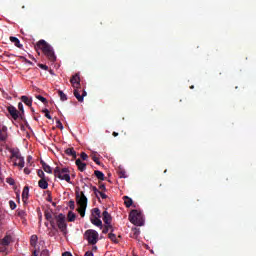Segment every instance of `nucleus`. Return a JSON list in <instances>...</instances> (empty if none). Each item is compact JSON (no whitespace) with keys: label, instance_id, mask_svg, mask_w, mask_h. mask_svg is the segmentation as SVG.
Instances as JSON below:
<instances>
[{"label":"nucleus","instance_id":"1","mask_svg":"<svg viewBox=\"0 0 256 256\" xmlns=\"http://www.w3.org/2000/svg\"><path fill=\"white\" fill-rule=\"evenodd\" d=\"M35 49H40L42 53H44L45 57L49 59L52 63H55L57 61V56H55V50H53V46H51L47 41L45 40H39L36 43Z\"/></svg>","mask_w":256,"mask_h":256},{"label":"nucleus","instance_id":"2","mask_svg":"<svg viewBox=\"0 0 256 256\" xmlns=\"http://www.w3.org/2000/svg\"><path fill=\"white\" fill-rule=\"evenodd\" d=\"M76 203L78 205V213L80 217H85V211H87V196L85 192L76 190Z\"/></svg>","mask_w":256,"mask_h":256},{"label":"nucleus","instance_id":"3","mask_svg":"<svg viewBox=\"0 0 256 256\" xmlns=\"http://www.w3.org/2000/svg\"><path fill=\"white\" fill-rule=\"evenodd\" d=\"M71 171H69V168L64 167L61 168L57 166L54 169V177H57L60 179V181H66V183H71Z\"/></svg>","mask_w":256,"mask_h":256},{"label":"nucleus","instance_id":"4","mask_svg":"<svg viewBox=\"0 0 256 256\" xmlns=\"http://www.w3.org/2000/svg\"><path fill=\"white\" fill-rule=\"evenodd\" d=\"M129 221L137 227H143L145 220H143V213L139 210H132L129 214Z\"/></svg>","mask_w":256,"mask_h":256},{"label":"nucleus","instance_id":"5","mask_svg":"<svg viewBox=\"0 0 256 256\" xmlns=\"http://www.w3.org/2000/svg\"><path fill=\"white\" fill-rule=\"evenodd\" d=\"M54 219H55L54 221L56 225L55 231H57V227H58V229L61 231V233H63V235H67V222H66L65 214L60 213L58 215H55Z\"/></svg>","mask_w":256,"mask_h":256},{"label":"nucleus","instance_id":"6","mask_svg":"<svg viewBox=\"0 0 256 256\" xmlns=\"http://www.w3.org/2000/svg\"><path fill=\"white\" fill-rule=\"evenodd\" d=\"M84 235L90 245H97L99 241V233H97V231L89 229Z\"/></svg>","mask_w":256,"mask_h":256},{"label":"nucleus","instance_id":"7","mask_svg":"<svg viewBox=\"0 0 256 256\" xmlns=\"http://www.w3.org/2000/svg\"><path fill=\"white\" fill-rule=\"evenodd\" d=\"M70 83L74 89H79L81 87V78L79 77V74H75L70 79Z\"/></svg>","mask_w":256,"mask_h":256},{"label":"nucleus","instance_id":"8","mask_svg":"<svg viewBox=\"0 0 256 256\" xmlns=\"http://www.w3.org/2000/svg\"><path fill=\"white\" fill-rule=\"evenodd\" d=\"M7 111L9 115H11L12 119H14V121H17V119H19V111L17 110V108H15V106H8Z\"/></svg>","mask_w":256,"mask_h":256},{"label":"nucleus","instance_id":"9","mask_svg":"<svg viewBox=\"0 0 256 256\" xmlns=\"http://www.w3.org/2000/svg\"><path fill=\"white\" fill-rule=\"evenodd\" d=\"M44 215H45V219L49 221L52 229L56 230L57 225L55 224V218H53V214H51V212L49 211H46Z\"/></svg>","mask_w":256,"mask_h":256},{"label":"nucleus","instance_id":"10","mask_svg":"<svg viewBox=\"0 0 256 256\" xmlns=\"http://www.w3.org/2000/svg\"><path fill=\"white\" fill-rule=\"evenodd\" d=\"M102 219H103L105 225H111V221L113 220V218L111 217V214H109V212H107V210H105L102 213Z\"/></svg>","mask_w":256,"mask_h":256},{"label":"nucleus","instance_id":"11","mask_svg":"<svg viewBox=\"0 0 256 256\" xmlns=\"http://www.w3.org/2000/svg\"><path fill=\"white\" fill-rule=\"evenodd\" d=\"M10 41L11 43H14L15 47H17L18 49H23V44H21V41L19 40V38L15 36H11Z\"/></svg>","mask_w":256,"mask_h":256},{"label":"nucleus","instance_id":"12","mask_svg":"<svg viewBox=\"0 0 256 256\" xmlns=\"http://www.w3.org/2000/svg\"><path fill=\"white\" fill-rule=\"evenodd\" d=\"M41 165H42V169L43 171H45V173H53V169L51 168V166H49V164L45 163V161L41 160L40 161Z\"/></svg>","mask_w":256,"mask_h":256},{"label":"nucleus","instance_id":"13","mask_svg":"<svg viewBox=\"0 0 256 256\" xmlns=\"http://www.w3.org/2000/svg\"><path fill=\"white\" fill-rule=\"evenodd\" d=\"M38 187H40V189H48L49 183L47 182V178L40 179L38 181Z\"/></svg>","mask_w":256,"mask_h":256},{"label":"nucleus","instance_id":"14","mask_svg":"<svg viewBox=\"0 0 256 256\" xmlns=\"http://www.w3.org/2000/svg\"><path fill=\"white\" fill-rule=\"evenodd\" d=\"M65 154L69 157H72L73 159H77V152L74 148H68L65 150Z\"/></svg>","mask_w":256,"mask_h":256},{"label":"nucleus","instance_id":"15","mask_svg":"<svg viewBox=\"0 0 256 256\" xmlns=\"http://www.w3.org/2000/svg\"><path fill=\"white\" fill-rule=\"evenodd\" d=\"M76 166L78 167V169L81 171V173H83V171H85V169H87V164L83 163L81 161V159H77L76 160Z\"/></svg>","mask_w":256,"mask_h":256},{"label":"nucleus","instance_id":"16","mask_svg":"<svg viewBox=\"0 0 256 256\" xmlns=\"http://www.w3.org/2000/svg\"><path fill=\"white\" fill-rule=\"evenodd\" d=\"M20 99L22 103H24L28 107H31V105H33V99L29 98L28 96H21Z\"/></svg>","mask_w":256,"mask_h":256},{"label":"nucleus","instance_id":"17","mask_svg":"<svg viewBox=\"0 0 256 256\" xmlns=\"http://www.w3.org/2000/svg\"><path fill=\"white\" fill-rule=\"evenodd\" d=\"M27 199H29V186H25L22 191V201L25 203Z\"/></svg>","mask_w":256,"mask_h":256},{"label":"nucleus","instance_id":"18","mask_svg":"<svg viewBox=\"0 0 256 256\" xmlns=\"http://www.w3.org/2000/svg\"><path fill=\"white\" fill-rule=\"evenodd\" d=\"M92 225H95L96 227H100V229L103 227V222L99 217H95L94 219H91Z\"/></svg>","mask_w":256,"mask_h":256},{"label":"nucleus","instance_id":"19","mask_svg":"<svg viewBox=\"0 0 256 256\" xmlns=\"http://www.w3.org/2000/svg\"><path fill=\"white\" fill-rule=\"evenodd\" d=\"M139 235H141V230H139L138 228H132L130 237H132V239H137L139 237Z\"/></svg>","mask_w":256,"mask_h":256},{"label":"nucleus","instance_id":"20","mask_svg":"<svg viewBox=\"0 0 256 256\" xmlns=\"http://www.w3.org/2000/svg\"><path fill=\"white\" fill-rule=\"evenodd\" d=\"M74 97H76L79 103H83V96H81V93L79 92V88L74 89Z\"/></svg>","mask_w":256,"mask_h":256},{"label":"nucleus","instance_id":"21","mask_svg":"<svg viewBox=\"0 0 256 256\" xmlns=\"http://www.w3.org/2000/svg\"><path fill=\"white\" fill-rule=\"evenodd\" d=\"M94 175L97 177V179H99V181H105V174H103V172L95 170Z\"/></svg>","mask_w":256,"mask_h":256},{"label":"nucleus","instance_id":"22","mask_svg":"<svg viewBox=\"0 0 256 256\" xmlns=\"http://www.w3.org/2000/svg\"><path fill=\"white\" fill-rule=\"evenodd\" d=\"M124 200V205H126V207H131V205H133V199H131L129 196H124L123 197Z\"/></svg>","mask_w":256,"mask_h":256},{"label":"nucleus","instance_id":"23","mask_svg":"<svg viewBox=\"0 0 256 256\" xmlns=\"http://www.w3.org/2000/svg\"><path fill=\"white\" fill-rule=\"evenodd\" d=\"M10 243H11V236H5V237L1 240V245H3L4 247L9 246Z\"/></svg>","mask_w":256,"mask_h":256},{"label":"nucleus","instance_id":"24","mask_svg":"<svg viewBox=\"0 0 256 256\" xmlns=\"http://www.w3.org/2000/svg\"><path fill=\"white\" fill-rule=\"evenodd\" d=\"M14 165L23 169V167H25V158H20L18 162H14Z\"/></svg>","mask_w":256,"mask_h":256},{"label":"nucleus","instance_id":"25","mask_svg":"<svg viewBox=\"0 0 256 256\" xmlns=\"http://www.w3.org/2000/svg\"><path fill=\"white\" fill-rule=\"evenodd\" d=\"M75 219H77V215L73 211H69L68 212V221L70 223H73V221H75Z\"/></svg>","mask_w":256,"mask_h":256},{"label":"nucleus","instance_id":"26","mask_svg":"<svg viewBox=\"0 0 256 256\" xmlns=\"http://www.w3.org/2000/svg\"><path fill=\"white\" fill-rule=\"evenodd\" d=\"M38 237L37 235H32L31 238H30V245L32 247H37V241H38Z\"/></svg>","mask_w":256,"mask_h":256},{"label":"nucleus","instance_id":"27","mask_svg":"<svg viewBox=\"0 0 256 256\" xmlns=\"http://www.w3.org/2000/svg\"><path fill=\"white\" fill-rule=\"evenodd\" d=\"M109 230H111L112 233H113V231H115V229H113V225L106 224L102 233L107 234V233H109Z\"/></svg>","mask_w":256,"mask_h":256},{"label":"nucleus","instance_id":"28","mask_svg":"<svg viewBox=\"0 0 256 256\" xmlns=\"http://www.w3.org/2000/svg\"><path fill=\"white\" fill-rule=\"evenodd\" d=\"M7 139V130H0V141H5Z\"/></svg>","mask_w":256,"mask_h":256},{"label":"nucleus","instance_id":"29","mask_svg":"<svg viewBox=\"0 0 256 256\" xmlns=\"http://www.w3.org/2000/svg\"><path fill=\"white\" fill-rule=\"evenodd\" d=\"M108 238L113 241V243H119V240H117V235L113 234V232L108 234Z\"/></svg>","mask_w":256,"mask_h":256},{"label":"nucleus","instance_id":"30","mask_svg":"<svg viewBox=\"0 0 256 256\" xmlns=\"http://www.w3.org/2000/svg\"><path fill=\"white\" fill-rule=\"evenodd\" d=\"M60 101H67V94H64L62 90H58Z\"/></svg>","mask_w":256,"mask_h":256},{"label":"nucleus","instance_id":"31","mask_svg":"<svg viewBox=\"0 0 256 256\" xmlns=\"http://www.w3.org/2000/svg\"><path fill=\"white\" fill-rule=\"evenodd\" d=\"M92 161L96 163V165H101V161H99V157H97V153L91 155Z\"/></svg>","mask_w":256,"mask_h":256},{"label":"nucleus","instance_id":"32","mask_svg":"<svg viewBox=\"0 0 256 256\" xmlns=\"http://www.w3.org/2000/svg\"><path fill=\"white\" fill-rule=\"evenodd\" d=\"M118 175L120 176L121 179H127V172L123 169L118 170Z\"/></svg>","mask_w":256,"mask_h":256},{"label":"nucleus","instance_id":"33","mask_svg":"<svg viewBox=\"0 0 256 256\" xmlns=\"http://www.w3.org/2000/svg\"><path fill=\"white\" fill-rule=\"evenodd\" d=\"M92 215H95L96 217H101V210H99V208H94L92 210Z\"/></svg>","mask_w":256,"mask_h":256},{"label":"nucleus","instance_id":"34","mask_svg":"<svg viewBox=\"0 0 256 256\" xmlns=\"http://www.w3.org/2000/svg\"><path fill=\"white\" fill-rule=\"evenodd\" d=\"M91 189L94 192L95 196L99 199V193H101V191H99V189H97L95 186H91Z\"/></svg>","mask_w":256,"mask_h":256},{"label":"nucleus","instance_id":"35","mask_svg":"<svg viewBox=\"0 0 256 256\" xmlns=\"http://www.w3.org/2000/svg\"><path fill=\"white\" fill-rule=\"evenodd\" d=\"M37 175H38V177H40V179H46L45 178V172H43V170H41V169H39L37 171Z\"/></svg>","mask_w":256,"mask_h":256},{"label":"nucleus","instance_id":"36","mask_svg":"<svg viewBox=\"0 0 256 256\" xmlns=\"http://www.w3.org/2000/svg\"><path fill=\"white\" fill-rule=\"evenodd\" d=\"M9 205H10V209H12V210L17 209V204L15 203V201L10 200Z\"/></svg>","mask_w":256,"mask_h":256},{"label":"nucleus","instance_id":"37","mask_svg":"<svg viewBox=\"0 0 256 256\" xmlns=\"http://www.w3.org/2000/svg\"><path fill=\"white\" fill-rule=\"evenodd\" d=\"M36 98L41 101L42 103L46 104L47 103V98L41 96V95H38L36 96Z\"/></svg>","mask_w":256,"mask_h":256},{"label":"nucleus","instance_id":"38","mask_svg":"<svg viewBox=\"0 0 256 256\" xmlns=\"http://www.w3.org/2000/svg\"><path fill=\"white\" fill-rule=\"evenodd\" d=\"M80 157H81L82 161H87V159H89V156L85 152H82L80 154Z\"/></svg>","mask_w":256,"mask_h":256},{"label":"nucleus","instance_id":"39","mask_svg":"<svg viewBox=\"0 0 256 256\" xmlns=\"http://www.w3.org/2000/svg\"><path fill=\"white\" fill-rule=\"evenodd\" d=\"M56 127L61 131H63V123H61V120L56 121Z\"/></svg>","mask_w":256,"mask_h":256},{"label":"nucleus","instance_id":"40","mask_svg":"<svg viewBox=\"0 0 256 256\" xmlns=\"http://www.w3.org/2000/svg\"><path fill=\"white\" fill-rule=\"evenodd\" d=\"M68 205H69V208L71 209V211L75 210V201L70 200Z\"/></svg>","mask_w":256,"mask_h":256},{"label":"nucleus","instance_id":"41","mask_svg":"<svg viewBox=\"0 0 256 256\" xmlns=\"http://www.w3.org/2000/svg\"><path fill=\"white\" fill-rule=\"evenodd\" d=\"M42 112L45 113V117H46L47 119H52L51 114L49 113V110H48V109H44V110H42Z\"/></svg>","mask_w":256,"mask_h":256},{"label":"nucleus","instance_id":"42","mask_svg":"<svg viewBox=\"0 0 256 256\" xmlns=\"http://www.w3.org/2000/svg\"><path fill=\"white\" fill-rule=\"evenodd\" d=\"M18 109H19L20 113H24L25 112V109L23 108V103L22 102L18 103Z\"/></svg>","mask_w":256,"mask_h":256},{"label":"nucleus","instance_id":"43","mask_svg":"<svg viewBox=\"0 0 256 256\" xmlns=\"http://www.w3.org/2000/svg\"><path fill=\"white\" fill-rule=\"evenodd\" d=\"M18 217H25L26 213L24 210H17Z\"/></svg>","mask_w":256,"mask_h":256},{"label":"nucleus","instance_id":"44","mask_svg":"<svg viewBox=\"0 0 256 256\" xmlns=\"http://www.w3.org/2000/svg\"><path fill=\"white\" fill-rule=\"evenodd\" d=\"M38 66L40 67V69H43L44 71H49V66L45 64H39Z\"/></svg>","mask_w":256,"mask_h":256},{"label":"nucleus","instance_id":"45","mask_svg":"<svg viewBox=\"0 0 256 256\" xmlns=\"http://www.w3.org/2000/svg\"><path fill=\"white\" fill-rule=\"evenodd\" d=\"M40 256H49V250H47V249L42 250L40 253Z\"/></svg>","mask_w":256,"mask_h":256},{"label":"nucleus","instance_id":"46","mask_svg":"<svg viewBox=\"0 0 256 256\" xmlns=\"http://www.w3.org/2000/svg\"><path fill=\"white\" fill-rule=\"evenodd\" d=\"M19 119H21V121H25V112H19Z\"/></svg>","mask_w":256,"mask_h":256},{"label":"nucleus","instance_id":"47","mask_svg":"<svg viewBox=\"0 0 256 256\" xmlns=\"http://www.w3.org/2000/svg\"><path fill=\"white\" fill-rule=\"evenodd\" d=\"M7 183L9 185H15V180L13 178H7Z\"/></svg>","mask_w":256,"mask_h":256},{"label":"nucleus","instance_id":"48","mask_svg":"<svg viewBox=\"0 0 256 256\" xmlns=\"http://www.w3.org/2000/svg\"><path fill=\"white\" fill-rule=\"evenodd\" d=\"M20 152H19V150H13L12 152H11V157H17V155L19 154Z\"/></svg>","mask_w":256,"mask_h":256},{"label":"nucleus","instance_id":"49","mask_svg":"<svg viewBox=\"0 0 256 256\" xmlns=\"http://www.w3.org/2000/svg\"><path fill=\"white\" fill-rule=\"evenodd\" d=\"M99 189H100V191H107V188L105 187V184H100L99 185Z\"/></svg>","mask_w":256,"mask_h":256},{"label":"nucleus","instance_id":"50","mask_svg":"<svg viewBox=\"0 0 256 256\" xmlns=\"http://www.w3.org/2000/svg\"><path fill=\"white\" fill-rule=\"evenodd\" d=\"M102 199H107V194L103 193V191H100L99 194Z\"/></svg>","mask_w":256,"mask_h":256},{"label":"nucleus","instance_id":"51","mask_svg":"<svg viewBox=\"0 0 256 256\" xmlns=\"http://www.w3.org/2000/svg\"><path fill=\"white\" fill-rule=\"evenodd\" d=\"M25 175H29L31 173V170L29 168L24 169Z\"/></svg>","mask_w":256,"mask_h":256},{"label":"nucleus","instance_id":"52","mask_svg":"<svg viewBox=\"0 0 256 256\" xmlns=\"http://www.w3.org/2000/svg\"><path fill=\"white\" fill-rule=\"evenodd\" d=\"M14 157H15V159H18V161H19L20 159H24L23 156H21V152H20L17 156H14Z\"/></svg>","mask_w":256,"mask_h":256},{"label":"nucleus","instance_id":"53","mask_svg":"<svg viewBox=\"0 0 256 256\" xmlns=\"http://www.w3.org/2000/svg\"><path fill=\"white\" fill-rule=\"evenodd\" d=\"M0 130L7 131V126H2V124L0 122Z\"/></svg>","mask_w":256,"mask_h":256},{"label":"nucleus","instance_id":"54","mask_svg":"<svg viewBox=\"0 0 256 256\" xmlns=\"http://www.w3.org/2000/svg\"><path fill=\"white\" fill-rule=\"evenodd\" d=\"M84 256H93V252L92 251H87Z\"/></svg>","mask_w":256,"mask_h":256},{"label":"nucleus","instance_id":"55","mask_svg":"<svg viewBox=\"0 0 256 256\" xmlns=\"http://www.w3.org/2000/svg\"><path fill=\"white\" fill-rule=\"evenodd\" d=\"M81 97H83V99H85V97H87V91L83 90Z\"/></svg>","mask_w":256,"mask_h":256},{"label":"nucleus","instance_id":"56","mask_svg":"<svg viewBox=\"0 0 256 256\" xmlns=\"http://www.w3.org/2000/svg\"><path fill=\"white\" fill-rule=\"evenodd\" d=\"M62 256H73V254H71V252H64Z\"/></svg>","mask_w":256,"mask_h":256},{"label":"nucleus","instance_id":"57","mask_svg":"<svg viewBox=\"0 0 256 256\" xmlns=\"http://www.w3.org/2000/svg\"><path fill=\"white\" fill-rule=\"evenodd\" d=\"M32 160H33V157H32V156H28V157H27L28 163H31Z\"/></svg>","mask_w":256,"mask_h":256},{"label":"nucleus","instance_id":"58","mask_svg":"<svg viewBox=\"0 0 256 256\" xmlns=\"http://www.w3.org/2000/svg\"><path fill=\"white\" fill-rule=\"evenodd\" d=\"M112 135H113V137H119V133H117V132H113Z\"/></svg>","mask_w":256,"mask_h":256},{"label":"nucleus","instance_id":"59","mask_svg":"<svg viewBox=\"0 0 256 256\" xmlns=\"http://www.w3.org/2000/svg\"><path fill=\"white\" fill-rule=\"evenodd\" d=\"M33 256H39V255L37 254V250H34V251H33Z\"/></svg>","mask_w":256,"mask_h":256},{"label":"nucleus","instance_id":"60","mask_svg":"<svg viewBox=\"0 0 256 256\" xmlns=\"http://www.w3.org/2000/svg\"><path fill=\"white\" fill-rule=\"evenodd\" d=\"M47 201H49V203H51V201H53V199L51 198V196L48 197Z\"/></svg>","mask_w":256,"mask_h":256},{"label":"nucleus","instance_id":"61","mask_svg":"<svg viewBox=\"0 0 256 256\" xmlns=\"http://www.w3.org/2000/svg\"><path fill=\"white\" fill-rule=\"evenodd\" d=\"M25 61H26V63H30V64H31V61H29V60H27V59H25Z\"/></svg>","mask_w":256,"mask_h":256},{"label":"nucleus","instance_id":"62","mask_svg":"<svg viewBox=\"0 0 256 256\" xmlns=\"http://www.w3.org/2000/svg\"><path fill=\"white\" fill-rule=\"evenodd\" d=\"M190 89H195V86H193V85H192V86H190Z\"/></svg>","mask_w":256,"mask_h":256},{"label":"nucleus","instance_id":"63","mask_svg":"<svg viewBox=\"0 0 256 256\" xmlns=\"http://www.w3.org/2000/svg\"><path fill=\"white\" fill-rule=\"evenodd\" d=\"M48 225H49L48 223H45V226H46V227H48Z\"/></svg>","mask_w":256,"mask_h":256},{"label":"nucleus","instance_id":"64","mask_svg":"<svg viewBox=\"0 0 256 256\" xmlns=\"http://www.w3.org/2000/svg\"><path fill=\"white\" fill-rule=\"evenodd\" d=\"M20 58L25 59V57L21 56Z\"/></svg>","mask_w":256,"mask_h":256}]
</instances>
